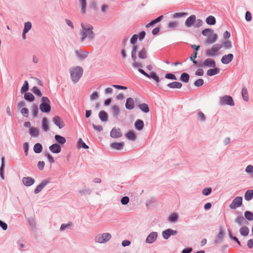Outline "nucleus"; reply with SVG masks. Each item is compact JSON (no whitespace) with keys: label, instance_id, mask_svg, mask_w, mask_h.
<instances>
[{"label":"nucleus","instance_id":"42","mask_svg":"<svg viewBox=\"0 0 253 253\" xmlns=\"http://www.w3.org/2000/svg\"><path fill=\"white\" fill-rule=\"evenodd\" d=\"M29 89V84L28 82L27 81L24 82V84L22 86L21 88V92L24 93L27 91Z\"/></svg>","mask_w":253,"mask_h":253},{"label":"nucleus","instance_id":"22","mask_svg":"<svg viewBox=\"0 0 253 253\" xmlns=\"http://www.w3.org/2000/svg\"><path fill=\"white\" fill-rule=\"evenodd\" d=\"M182 85L181 83L177 82H172L168 84V86L172 88H180Z\"/></svg>","mask_w":253,"mask_h":253},{"label":"nucleus","instance_id":"12","mask_svg":"<svg viewBox=\"0 0 253 253\" xmlns=\"http://www.w3.org/2000/svg\"><path fill=\"white\" fill-rule=\"evenodd\" d=\"M177 231L171 229H168L163 231V237L165 239H168L171 235L176 234Z\"/></svg>","mask_w":253,"mask_h":253},{"label":"nucleus","instance_id":"25","mask_svg":"<svg viewBox=\"0 0 253 253\" xmlns=\"http://www.w3.org/2000/svg\"><path fill=\"white\" fill-rule=\"evenodd\" d=\"M30 134L32 137H37L39 134V130L36 127H31L30 129Z\"/></svg>","mask_w":253,"mask_h":253},{"label":"nucleus","instance_id":"38","mask_svg":"<svg viewBox=\"0 0 253 253\" xmlns=\"http://www.w3.org/2000/svg\"><path fill=\"white\" fill-rule=\"evenodd\" d=\"M24 98L28 101H33L34 100V96L30 92H26L24 95Z\"/></svg>","mask_w":253,"mask_h":253},{"label":"nucleus","instance_id":"60","mask_svg":"<svg viewBox=\"0 0 253 253\" xmlns=\"http://www.w3.org/2000/svg\"><path fill=\"white\" fill-rule=\"evenodd\" d=\"M98 97V93L96 91L94 92L92 94L90 95V99L91 100L96 99Z\"/></svg>","mask_w":253,"mask_h":253},{"label":"nucleus","instance_id":"9","mask_svg":"<svg viewBox=\"0 0 253 253\" xmlns=\"http://www.w3.org/2000/svg\"><path fill=\"white\" fill-rule=\"evenodd\" d=\"M54 124L57 126L59 128H62L65 126L64 123L60 117L56 116L53 117L52 119Z\"/></svg>","mask_w":253,"mask_h":253},{"label":"nucleus","instance_id":"17","mask_svg":"<svg viewBox=\"0 0 253 253\" xmlns=\"http://www.w3.org/2000/svg\"><path fill=\"white\" fill-rule=\"evenodd\" d=\"M23 184L26 186L32 185L34 183V179L30 177H24L22 179Z\"/></svg>","mask_w":253,"mask_h":253},{"label":"nucleus","instance_id":"5","mask_svg":"<svg viewBox=\"0 0 253 253\" xmlns=\"http://www.w3.org/2000/svg\"><path fill=\"white\" fill-rule=\"evenodd\" d=\"M111 235L109 233H104L99 234L95 238L96 242L103 243L110 240L111 238Z\"/></svg>","mask_w":253,"mask_h":253},{"label":"nucleus","instance_id":"46","mask_svg":"<svg viewBox=\"0 0 253 253\" xmlns=\"http://www.w3.org/2000/svg\"><path fill=\"white\" fill-rule=\"evenodd\" d=\"M213 32V31L211 30V29H205L204 30H203L202 31V34L205 36H207V37H209V36H210L211 34H212Z\"/></svg>","mask_w":253,"mask_h":253},{"label":"nucleus","instance_id":"35","mask_svg":"<svg viewBox=\"0 0 253 253\" xmlns=\"http://www.w3.org/2000/svg\"><path fill=\"white\" fill-rule=\"evenodd\" d=\"M126 136L128 139L131 140H135L136 139L135 134L132 131H129L126 134Z\"/></svg>","mask_w":253,"mask_h":253},{"label":"nucleus","instance_id":"23","mask_svg":"<svg viewBox=\"0 0 253 253\" xmlns=\"http://www.w3.org/2000/svg\"><path fill=\"white\" fill-rule=\"evenodd\" d=\"M135 127L138 130H141L144 127L143 122L141 120H137L135 123Z\"/></svg>","mask_w":253,"mask_h":253},{"label":"nucleus","instance_id":"2","mask_svg":"<svg viewBox=\"0 0 253 253\" xmlns=\"http://www.w3.org/2000/svg\"><path fill=\"white\" fill-rule=\"evenodd\" d=\"M83 72V70L81 67H76L72 68L70 71V73L72 81L74 83L78 82L82 76Z\"/></svg>","mask_w":253,"mask_h":253},{"label":"nucleus","instance_id":"34","mask_svg":"<svg viewBox=\"0 0 253 253\" xmlns=\"http://www.w3.org/2000/svg\"><path fill=\"white\" fill-rule=\"evenodd\" d=\"M206 22L209 25H214L216 22V20L213 16H209L206 18Z\"/></svg>","mask_w":253,"mask_h":253},{"label":"nucleus","instance_id":"18","mask_svg":"<svg viewBox=\"0 0 253 253\" xmlns=\"http://www.w3.org/2000/svg\"><path fill=\"white\" fill-rule=\"evenodd\" d=\"M40 108L41 111L44 113H48L51 110L50 104H41Z\"/></svg>","mask_w":253,"mask_h":253},{"label":"nucleus","instance_id":"57","mask_svg":"<svg viewBox=\"0 0 253 253\" xmlns=\"http://www.w3.org/2000/svg\"><path fill=\"white\" fill-rule=\"evenodd\" d=\"M223 45H224V47L226 49H229V48H231L232 46L231 42L229 41H227L224 42Z\"/></svg>","mask_w":253,"mask_h":253},{"label":"nucleus","instance_id":"43","mask_svg":"<svg viewBox=\"0 0 253 253\" xmlns=\"http://www.w3.org/2000/svg\"><path fill=\"white\" fill-rule=\"evenodd\" d=\"M148 77H147L149 78H152L154 79L157 83L159 82V78L158 76L154 73V72H151L150 74H148Z\"/></svg>","mask_w":253,"mask_h":253},{"label":"nucleus","instance_id":"41","mask_svg":"<svg viewBox=\"0 0 253 253\" xmlns=\"http://www.w3.org/2000/svg\"><path fill=\"white\" fill-rule=\"evenodd\" d=\"M80 2L81 3L82 8H81V11L83 13H85V8H86V0H79Z\"/></svg>","mask_w":253,"mask_h":253},{"label":"nucleus","instance_id":"13","mask_svg":"<svg viewBox=\"0 0 253 253\" xmlns=\"http://www.w3.org/2000/svg\"><path fill=\"white\" fill-rule=\"evenodd\" d=\"M233 59V55L229 53L222 56L221 61L223 64H227L229 63Z\"/></svg>","mask_w":253,"mask_h":253},{"label":"nucleus","instance_id":"15","mask_svg":"<svg viewBox=\"0 0 253 253\" xmlns=\"http://www.w3.org/2000/svg\"><path fill=\"white\" fill-rule=\"evenodd\" d=\"M50 151L53 153H59L61 151V147L59 145L55 143L51 145L49 148Z\"/></svg>","mask_w":253,"mask_h":253},{"label":"nucleus","instance_id":"44","mask_svg":"<svg viewBox=\"0 0 253 253\" xmlns=\"http://www.w3.org/2000/svg\"><path fill=\"white\" fill-rule=\"evenodd\" d=\"M245 217L249 220L252 221L253 220V213L249 211H246L245 212Z\"/></svg>","mask_w":253,"mask_h":253},{"label":"nucleus","instance_id":"4","mask_svg":"<svg viewBox=\"0 0 253 253\" xmlns=\"http://www.w3.org/2000/svg\"><path fill=\"white\" fill-rule=\"evenodd\" d=\"M221 44L213 45L211 48L206 50L205 53L207 56L213 57L216 55V53L222 48Z\"/></svg>","mask_w":253,"mask_h":253},{"label":"nucleus","instance_id":"26","mask_svg":"<svg viewBox=\"0 0 253 253\" xmlns=\"http://www.w3.org/2000/svg\"><path fill=\"white\" fill-rule=\"evenodd\" d=\"M99 117L102 122H106L108 120V115L104 111L99 112Z\"/></svg>","mask_w":253,"mask_h":253},{"label":"nucleus","instance_id":"54","mask_svg":"<svg viewBox=\"0 0 253 253\" xmlns=\"http://www.w3.org/2000/svg\"><path fill=\"white\" fill-rule=\"evenodd\" d=\"M204 84V80L202 79H200L194 83V85L196 86L199 87L202 86Z\"/></svg>","mask_w":253,"mask_h":253},{"label":"nucleus","instance_id":"6","mask_svg":"<svg viewBox=\"0 0 253 253\" xmlns=\"http://www.w3.org/2000/svg\"><path fill=\"white\" fill-rule=\"evenodd\" d=\"M219 104L220 105H229L234 106V102L232 97L229 95H224L220 98Z\"/></svg>","mask_w":253,"mask_h":253},{"label":"nucleus","instance_id":"27","mask_svg":"<svg viewBox=\"0 0 253 253\" xmlns=\"http://www.w3.org/2000/svg\"><path fill=\"white\" fill-rule=\"evenodd\" d=\"M224 231L222 229H220L219 231V233L217 235V238L215 241V243L217 244L222 240L224 237Z\"/></svg>","mask_w":253,"mask_h":253},{"label":"nucleus","instance_id":"49","mask_svg":"<svg viewBox=\"0 0 253 253\" xmlns=\"http://www.w3.org/2000/svg\"><path fill=\"white\" fill-rule=\"evenodd\" d=\"M32 91L37 96H42V94L40 91V90L36 86H34L32 88Z\"/></svg>","mask_w":253,"mask_h":253},{"label":"nucleus","instance_id":"11","mask_svg":"<svg viewBox=\"0 0 253 253\" xmlns=\"http://www.w3.org/2000/svg\"><path fill=\"white\" fill-rule=\"evenodd\" d=\"M158 237V233L155 232H151L147 237L146 242L149 244L154 243Z\"/></svg>","mask_w":253,"mask_h":253},{"label":"nucleus","instance_id":"58","mask_svg":"<svg viewBox=\"0 0 253 253\" xmlns=\"http://www.w3.org/2000/svg\"><path fill=\"white\" fill-rule=\"evenodd\" d=\"M138 36L137 35H134L130 40V43L132 44H134L137 40Z\"/></svg>","mask_w":253,"mask_h":253},{"label":"nucleus","instance_id":"55","mask_svg":"<svg viewBox=\"0 0 253 253\" xmlns=\"http://www.w3.org/2000/svg\"><path fill=\"white\" fill-rule=\"evenodd\" d=\"M133 60V67L134 68H140L142 67V64L136 61V58L134 59H132Z\"/></svg>","mask_w":253,"mask_h":253},{"label":"nucleus","instance_id":"7","mask_svg":"<svg viewBox=\"0 0 253 253\" xmlns=\"http://www.w3.org/2000/svg\"><path fill=\"white\" fill-rule=\"evenodd\" d=\"M242 204V197H237L232 201L230 205V208L231 209H236L240 207Z\"/></svg>","mask_w":253,"mask_h":253},{"label":"nucleus","instance_id":"36","mask_svg":"<svg viewBox=\"0 0 253 253\" xmlns=\"http://www.w3.org/2000/svg\"><path fill=\"white\" fill-rule=\"evenodd\" d=\"M42 147L40 143H37L34 146V151L36 153H40L42 151Z\"/></svg>","mask_w":253,"mask_h":253},{"label":"nucleus","instance_id":"47","mask_svg":"<svg viewBox=\"0 0 253 253\" xmlns=\"http://www.w3.org/2000/svg\"><path fill=\"white\" fill-rule=\"evenodd\" d=\"M32 27V24L31 22H27L25 23L24 28V33H27L28 31L31 29Z\"/></svg>","mask_w":253,"mask_h":253},{"label":"nucleus","instance_id":"61","mask_svg":"<svg viewBox=\"0 0 253 253\" xmlns=\"http://www.w3.org/2000/svg\"><path fill=\"white\" fill-rule=\"evenodd\" d=\"M165 77H166V78L169 79H171V80H176V79L175 75L172 74H170V73L166 74L165 76Z\"/></svg>","mask_w":253,"mask_h":253},{"label":"nucleus","instance_id":"14","mask_svg":"<svg viewBox=\"0 0 253 253\" xmlns=\"http://www.w3.org/2000/svg\"><path fill=\"white\" fill-rule=\"evenodd\" d=\"M125 106L126 108L128 110L133 109L134 107V101L133 99L131 97L127 98Z\"/></svg>","mask_w":253,"mask_h":253},{"label":"nucleus","instance_id":"30","mask_svg":"<svg viewBox=\"0 0 253 253\" xmlns=\"http://www.w3.org/2000/svg\"><path fill=\"white\" fill-rule=\"evenodd\" d=\"M140 109L144 113H148L149 111L148 105L146 103H142L139 105Z\"/></svg>","mask_w":253,"mask_h":253},{"label":"nucleus","instance_id":"32","mask_svg":"<svg viewBox=\"0 0 253 253\" xmlns=\"http://www.w3.org/2000/svg\"><path fill=\"white\" fill-rule=\"evenodd\" d=\"M240 233L242 235L247 236L249 233V229L246 226L242 227L240 229Z\"/></svg>","mask_w":253,"mask_h":253},{"label":"nucleus","instance_id":"10","mask_svg":"<svg viewBox=\"0 0 253 253\" xmlns=\"http://www.w3.org/2000/svg\"><path fill=\"white\" fill-rule=\"evenodd\" d=\"M110 136L115 138L121 137L122 136L121 129L119 128H113L110 132Z\"/></svg>","mask_w":253,"mask_h":253},{"label":"nucleus","instance_id":"24","mask_svg":"<svg viewBox=\"0 0 253 253\" xmlns=\"http://www.w3.org/2000/svg\"><path fill=\"white\" fill-rule=\"evenodd\" d=\"M219 70L218 68H214L213 69H210L207 71V74L209 76H212L218 74Z\"/></svg>","mask_w":253,"mask_h":253},{"label":"nucleus","instance_id":"45","mask_svg":"<svg viewBox=\"0 0 253 253\" xmlns=\"http://www.w3.org/2000/svg\"><path fill=\"white\" fill-rule=\"evenodd\" d=\"M187 15V13L186 12H179L173 14L172 16L173 18H177L182 16H185Z\"/></svg>","mask_w":253,"mask_h":253},{"label":"nucleus","instance_id":"53","mask_svg":"<svg viewBox=\"0 0 253 253\" xmlns=\"http://www.w3.org/2000/svg\"><path fill=\"white\" fill-rule=\"evenodd\" d=\"M178 25V22L176 21H171L168 24V27L169 28L173 29L176 28Z\"/></svg>","mask_w":253,"mask_h":253},{"label":"nucleus","instance_id":"3","mask_svg":"<svg viewBox=\"0 0 253 253\" xmlns=\"http://www.w3.org/2000/svg\"><path fill=\"white\" fill-rule=\"evenodd\" d=\"M202 21L200 19L196 20V16L192 15L189 16L185 22V25L187 27H198L202 24Z\"/></svg>","mask_w":253,"mask_h":253},{"label":"nucleus","instance_id":"63","mask_svg":"<svg viewBox=\"0 0 253 253\" xmlns=\"http://www.w3.org/2000/svg\"><path fill=\"white\" fill-rule=\"evenodd\" d=\"M112 110L113 113L116 115H118L120 111L119 107L117 106H113L112 107Z\"/></svg>","mask_w":253,"mask_h":253},{"label":"nucleus","instance_id":"21","mask_svg":"<svg viewBox=\"0 0 253 253\" xmlns=\"http://www.w3.org/2000/svg\"><path fill=\"white\" fill-rule=\"evenodd\" d=\"M42 128L44 131H47L49 130L48 121L46 118L42 119Z\"/></svg>","mask_w":253,"mask_h":253},{"label":"nucleus","instance_id":"39","mask_svg":"<svg viewBox=\"0 0 253 253\" xmlns=\"http://www.w3.org/2000/svg\"><path fill=\"white\" fill-rule=\"evenodd\" d=\"M180 80L185 83H187L189 80V76L187 73H182L180 76Z\"/></svg>","mask_w":253,"mask_h":253},{"label":"nucleus","instance_id":"31","mask_svg":"<svg viewBox=\"0 0 253 253\" xmlns=\"http://www.w3.org/2000/svg\"><path fill=\"white\" fill-rule=\"evenodd\" d=\"M76 53V54L77 55V56L79 58H82V59H84V58L86 57L88 55V53L87 52L83 51H81V50H77Z\"/></svg>","mask_w":253,"mask_h":253},{"label":"nucleus","instance_id":"29","mask_svg":"<svg viewBox=\"0 0 253 253\" xmlns=\"http://www.w3.org/2000/svg\"><path fill=\"white\" fill-rule=\"evenodd\" d=\"M138 57L141 59H145L147 57V51L145 48H142L138 52Z\"/></svg>","mask_w":253,"mask_h":253},{"label":"nucleus","instance_id":"64","mask_svg":"<svg viewBox=\"0 0 253 253\" xmlns=\"http://www.w3.org/2000/svg\"><path fill=\"white\" fill-rule=\"evenodd\" d=\"M38 112V110L37 107L36 105L33 106V107H32V112H33V115L35 117H37V116Z\"/></svg>","mask_w":253,"mask_h":253},{"label":"nucleus","instance_id":"19","mask_svg":"<svg viewBox=\"0 0 253 253\" xmlns=\"http://www.w3.org/2000/svg\"><path fill=\"white\" fill-rule=\"evenodd\" d=\"M48 183V181L44 180L42 181L40 184H39L35 189L34 192L35 194H37L41 192L44 186Z\"/></svg>","mask_w":253,"mask_h":253},{"label":"nucleus","instance_id":"20","mask_svg":"<svg viewBox=\"0 0 253 253\" xmlns=\"http://www.w3.org/2000/svg\"><path fill=\"white\" fill-rule=\"evenodd\" d=\"M124 146V143L123 142L120 143L115 142L111 144V147L112 148L118 150L122 149Z\"/></svg>","mask_w":253,"mask_h":253},{"label":"nucleus","instance_id":"52","mask_svg":"<svg viewBox=\"0 0 253 253\" xmlns=\"http://www.w3.org/2000/svg\"><path fill=\"white\" fill-rule=\"evenodd\" d=\"M178 218V215L176 213H172L169 218V221L171 222H175Z\"/></svg>","mask_w":253,"mask_h":253},{"label":"nucleus","instance_id":"56","mask_svg":"<svg viewBox=\"0 0 253 253\" xmlns=\"http://www.w3.org/2000/svg\"><path fill=\"white\" fill-rule=\"evenodd\" d=\"M211 188H207L203 190L202 193L203 195L207 196L211 193Z\"/></svg>","mask_w":253,"mask_h":253},{"label":"nucleus","instance_id":"59","mask_svg":"<svg viewBox=\"0 0 253 253\" xmlns=\"http://www.w3.org/2000/svg\"><path fill=\"white\" fill-rule=\"evenodd\" d=\"M129 198L128 197L125 196L122 198L121 199V203L123 205H126L129 202Z\"/></svg>","mask_w":253,"mask_h":253},{"label":"nucleus","instance_id":"48","mask_svg":"<svg viewBox=\"0 0 253 253\" xmlns=\"http://www.w3.org/2000/svg\"><path fill=\"white\" fill-rule=\"evenodd\" d=\"M3 169H4V158H2V164L1 167L0 168V176L2 179H4V174H3Z\"/></svg>","mask_w":253,"mask_h":253},{"label":"nucleus","instance_id":"50","mask_svg":"<svg viewBox=\"0 0 253 253\" xmlns=\"http://www.w3.org/2000/svg\"><path fill=\"white\" fill-rule=\"evenodd\" d=\"M137 49V46L136 45H134L133 46V48L131 51V57L132 59H135L136 58V54Z\"/></svg>","mask_w":253,"mask_h":253},{"label":"nucleus","instance_id":"40","mask_svg":"<svg viewBox=\"0 0 253 253\" xmlns=\"http://www.w3.org/2000/svg\"><path fill=\"white\" fill-rule=\"evenodd\" d=\"M78 146L79 148L88 149V146L83 141L82 138H79L78 141Z\"/></svg>","mask_w":253,"mask_h":253},{"label":"nucleus","instance_id":"8","mask_svg":"<svg viewBox=\"0 0 253 253\" xmlns=\"http://www.w3.org/2000/svg\"><path fill=\"white\" fill-rule=\"evenodd\" d=\"M199 66L214 68L216 66L214 60L211 58H208L204 61L202 65Z\"/></svg>","mask_w":253,"mask_h":253},{"label":"nucleus","instance_id":"1","mask_svg":"<svg viewBox=\"0 0 253 253\" xmlns=\"http://www.w3.org/2000/svg\"><path fill=\"white\" fill-rule=\"evenodd\" d=\"M82 30L81 32L82 35L81 41L83 42L86 38L93 39L94 33L93 32V27L90 24H81Z\"/></svg>","mask_w":253,"mask_h":253},{"label":"nucleus","instance_id":"16","mask_svg":"<svg viewBox=\"0 0 253 253\" xmlns=\"http://www.w3.org/2000/svg\"><path fill=\"white\" fill-rule=\"evenodd\" d=\"M217 39V35L216 34L212 33L209 36L206 41L207 43H212L215 42Z\"/></svg>","mask_w":253,"mask_h":253},{"label":"nucleus","instance_id":"33","mask_svg":"<svg viewBox=\"0 0 253 253\" xmlns=\"http://www.w3.org/2000/svg\"><path fill=\"white\" fill-rule=\"evenodd\" d=\"M55 139L57 142L61 144H64L66 142V139L59 135H55Z\"/></svg>","mask_w":253,"mask_h":253},{"label":"nucleus","instance_id":"51","mask_svg":"<svg viewBox=\"0 0 253 253\" xmlns=\"http://www.w3.org/2000/svg\"><path fill=\"white\" fill-rule=\"evenodd\" d=\"M245 171L247 173H250L251 174L252 176L253 177V166L252 165L248 166L245 169Z\"/></svg>","mask_w":253,"mask_h":253},{"label":"nucleus","instance_id":"28","mask_svg":"<svg viewBox=\"0 0 253 253\" xmlns=\"http://www.w3.org/2000/svg\"><path fill=\"white\" fill-rule=\"evenodd\" d=\"M253 198V190H248L246 191L245 195V199L247 201H250Z\"/></svg>","mask_w":253,"mask_h":253},{"label":"nucleus","instance_id":"37","mask_svg":"<svg viewBox=\"0 0 253 253\" xmlns=\"http://www.w3.org/2000/svg\"><path fill=\"white\" fill-rule=\"evenodd\" d=\"M242 95L243 99L245 101H248L249 100L248 93L247 89L246 87H243L242 90Z\"/></svg>","mask_w":253,"mask_h":253},{"label":"nucleus","instance_id":"62","mask_svg":"<svg viewBox=\"0 0 253 253\" xmlns=\"http://www.w3.org/2000/svg\"><path fill=\"white\" fill-rule=\"evenodd\" d=\"M23 148L24 149L25 154L26 156H27L28 149H29V145H28V143L27 142H25L24 143Z\"/></svg>","mask_w":253,"mask_h":253}]
</instances>
